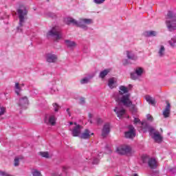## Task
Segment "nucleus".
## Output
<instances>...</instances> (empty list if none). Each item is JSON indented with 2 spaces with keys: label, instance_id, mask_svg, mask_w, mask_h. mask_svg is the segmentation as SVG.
Segmentation results:
<instances>
[{
  "label": "nucleus",
  "instance_id": "obj_1",
  "mask_svg": "<svg viewBox=\"0 0 176 176\" xmlns=\"http://www.w3.org/2000/svg\"><path fill=\"white\" fill-rule=\"evenodd\" d=\"M129 87L121 85L119 87L118 93H114L113 97L119 105H124V107L127 108H130V107L134 108V104H133V101H131V94H129Z\"/></svg>",
  "mask_w": 176,
  "mask_h": 176
},
{
  "label": "nucleus",
  "instance_id": "obj_2",
  "mask_svg": "<svg viewBox=\"0 0 176 176\" xmlns=\"http://www.w3.org/2000/svg\"><path fill=\"white\" fill-rule=\"evenodd\" d=\"M67 23L68 24H72L86 31L89 30L87 25L93 24L94 21L91 19H80L79 21H76L73 18H68Z\"/></svg>",
  "mask_w": 176,
  "mask_h": 176
},
{
  "label": "nucleus",
  "instance_id": "obj_3",
  "mask_svg": "<svg viewBox=\"0 0 176 176\" xmlns=\"http://www.w3.org/2000/svg\"><path fill=\"white\" fill-rule=\"evenodd\" d=\"M166 24L169 31L176 30V15L173 11H168L166 17Z\"/></svg>",
  "mask_w": 176,
  "mask_h": 176
},
{
  "label": "nucleus",
  "instance_id": "obj_4",
  "mask_svg": "<svg viewBox=\"0 0 176 176\" xmlns=\"http://www.w3.org/2000/svg\"><path fill=\"white\" fill-rule=\"evenodd\" d=\"M19 19V26L17 28V31L19 32H23V24H24V21L25 20V16H27V10L25 8H23L21 9H19L17 10Z\"/></svg>",
  "mask_w": 176,
  "mask_h": 176
},
{
  "label": "nucleus",
  "instance_id": "obj_5",
  "mask_svg": "<svg viewBox=\"0 0 176 176\" xmlns=\"http://www.w3.org/2000/svg\"><path fill=\"white\" fill-rule=\"evenodd\" d=\"M47 36H53L56 41L63 39V32L58 26L53 27L47 33Z\"/></svg>",
  "mask_w": 176,
  "mask_h": 176
},
{
  "label": "nucleus",
  "instance_id": "obj_6",
  "mask_svg": "<svg viewBox=\"0 0 176 176\" xmlns=\"http://www.w3.org/2000/svg\"><path fill=\"white\" fill-rule=\"evenodd\" d=\"M69 130L73 137H80L82 133V126L76 124V122H69Z\"/></svg>",
  "mask_w": 176,
  "mask_h": 176
},
{
  "label": "nucleus",
  "instance_id": "obj_7",
  "mask_svg": "<svg viewBox=\"0 0 176 176\" xmlns=\"http://www.w3.org/2000/svg\"><path fill=\"white\" fill-rule=\"evenodd\" d=\"M150 135L154 140L155 142L160 144L162 141H163V138L159 133V131H155L153 127L152 126H147Z\"/></svg>",
  "mask_w": 176,
  "mask_h": 176
},
{
  "label": "nucleus",
  "instance_id": "obj_8",
  "mask_svg": "<svg viewBox=\"0 0 176 176\" xmlns=\"http://www.w3.org/2000/svg\"><path fill=\"white\" fill-rule=\"evenodd\" d=\"M116 152L119 155H130L132 153L131 146L129 145L120 146L117 148Z\"/></svg>",
  "mask_w": 176,
  "mask_h": 176
},
{
  "label": "nucleus",
  "instance_id": "obj_9",
  "mask_svg": "<svg viewBox=\"0 0 176 176\" xmlns=\"http://www.w3.org/2000/svg\"><path fill=\"white\" fill-rule=\"evenodd\" d=\"M144 68L136 67L135 69V72L131 74V78L133 79V80H137L141 76H142V74H144Z\"/></svg>",
  "mask_w": 176,
  "mask_h": 176
},
{
  "label": "nucleus",
  "instance_id": "obj_10",
  "mask_svg": "<svg viewBox=\"0 0 176 176\" xmlns=\"http://www.w3.org/2000/svg\"><path fill=\"white\" fill-rule=\"evenodd\" d=\"M56 120L57 118L56 117V114L52 113L45 117V122L50 126H54Z\"/></svg>",
  "mask_w": 176,
  "mask_h": 176
},
{
  "label": "nucleus",
  "instance_id": "obj_11",
  "mask_svg": "<svg viewBox=\"0 0 176 176\" xmlns=\"http://www.w3.org/2000/svg\"><path fill=\"white\" fill-rule=\"evenodd\" d=\"M102 156V153H100V155L98 154L96 157L95 154L91 155L90 157L87 158V160H89V163H92V164H98L100 163V157Z\"/></svg>",
  "mask_w": 176,
  "mask_h": 176
},
{
  "label": "nucleus",
  "instance_id": "obj_12",
  "mask_svg": "<svg viewBox=\"0 0 176 176\" xmlns=\"http://www.w3.org/2000/svg\"><path fill=\"white\" fill-rule=\"evenodd\" d=\"M18 105L21 109H27V107H28V98L27 96L21 97L18 102Z\"/></svg>",
  "mask_w": 176,
  "mask_h": 176
},
{
  "label": "nucleus",
  "instance_id": "obj_13",
  "mask_svg": "<svg viewBox=\"0 0 176 176\" xmlns=\"http://www.w3.org/2000/svg\"><path fill=\"white\" fill-rule=\"evenodd\" d=\"M170 113H171V104H170V102L166 101V105L162 111V115L164 118H170Z\"/></svg>",
  "mask_w": 176,
  "mask_h": 176
},
{
  "label": "nucleus",
  "instance_id": "obj_14",
  "mask_svg": "<svg viewBox=\"0 0 176 176\" xmlns=\"http://www.w3.org/2000/svg\"><path fill=\"white\" fill-rule=\"evenodd\" d=\"M125 138H134L135 137V129L133 125L129 126V131L124 133Z\"/></svg>",
  "mask_w": 176,
  "mask_h": 176
},
{
  "label": "nucleus",
  "instance_id": "obj_15",
  "mask_svg": "<svg viewBox=\"0 0 176 176\" xmlns=\"http://www.w3.org/2000/svg\"><path fill=\"white\" fill-rule=\"evenodd\" d=\"M111 131V124L108 122L104 124L103 128L102 129V136L103 138L107 137L109 132Z\"/></svg>",
  "mask_w": 176,
  "mask_h": 176
},
{
  "label": "nucleus",
  "instance_id": "obj_16",
  "mask_svg": "<svg viewBox=\"0 0 176 176\" xmlns=\"http://www.w3.org/2000/svg\"><path fill=\"white\" fill-rule=\"evenodd\" d=\"M114 112H116L119 119H122V118L126 115V110L122 107H116L114 109Z\"/></svg>",
  "mask_w": 176,
  "mask_h": 176
},
{
  "label": "nucleus",
  "instance_id": "obj_17",
  "mask_svg": "<svg viewBox=\"0 0 176 176\" xmlns=\"http://www.w3.org/2000/svg\"><path fill=\"white\" fill-rule=\"evenodd\" d=\"M58 58L57 55L54 54L50 53L46 55L47 63H57Z\"/></svg>",
  "mask_w": 176,
  "mask_h": 176
},
{
  "label": "nucleus",
  "instance_id": "obj_18",
  "mask_svg": "<svg viewBox=\"0 0 176 176\" xmlns=\"http://www.w3.org/2000/svg\"><path fill=\"white\" fill-rule=\"evenodd\" d=\"M91 135H94V133L90 132L89 129H85L83 133L80 134L79 138H82V140H87L90 138Z\"/></svg>",
  "mask_w": 176,
  "mask_h": 176
},
{
  "label": "nucleus",
  "instance_id": "obj_19",
  "mask_svg": "<svg viewBox=\"0 0 176 176\" xmlns=\"http://www.w3.org/2000/svg\"><path fill=\"white\" fill-rule=\"evenodd\" d=\"M94 78V74H88L80 80V85H87Z\"/></svg>",
  "mask_w": 176,
  "mask_h": 176
},
{
  "label": "nucleus",
  "instance_id": "obj_20",
  "mask_svg": "<svg viewBox=\"0 0 176 176\" xmlns=\"http://www.w3.org/2000/svg\"><path fill=\"white\" fill-rule=\"evenodd\" d=\"M148 164L150 168H156L157 167V160L151 157L148 160Z\"/></svg>",
  "mask_w": 176,
  "mask_h": 176
},
{
  "label": "nucleus",
  "instance_id": "obj_21",
  "mask_svg": "<svg viewBox=\"0 0 176 176\" xmlns=\"http://www.w3.org/2000/svg\"><path fill=\"white\" fill-rule=\"evenodd\" d=\"M116 82H117V80L116 78H109L108 80V84H107L109 89L116 88V87L118 86V85H116Z\"/></svg>",
  "mask_w": 176,
  "mask_h": 176
},
{
  "label": "nucleus",
  "instance_id": "obj_22",
  "mask_svg": "<svg viewBox=\"0 0 176 176\" xmlns=\"http://www.w3.org/2000/svg\"><path fill=\"white\" fill-rule=\"evenodd\" d=\"M126 56L127 58L129 60H133V61L138 59V56H137V54H135L133 51H126Z\"/></svg>",
  "mask_w": 176,
  "mask_h": 176
},
{
  "label": "nucleus",
  "instance_id": "obj_23",
  "mask_svg": "<svg viewBox=\"0 0 176 176\" xmlns=\"http://www.w3.org/2000/svg\"><path fill=\"white\" fill-rule=\"evenodd\" d=\"M157 54L160 58H163L166 56V47H164V45L159 46Z\"/></svg>",
  "mask_w": 176,
  "mask_h": 176
},
{
  "label": "nucleus",
  "instance_id": "obj_24",
  "mask_svg": "<svg viewBox=\"0 0 176 176\" xmlns=\"http://www.w3.org/2000/svg\"><path fill=\"white\" fill-rule=\"evenodd\" d=\"M65 43L67 47L70 49H74V47H76V43L75 41H72L71 40H65Z\"/></svg>",
  "mask_w": 176,
  "mask_h": 176
},
{
  "label": "nucleus",
  "instance_id": "obj_25",
  "mask_svg": "<svg viewBox=\"0 0 176 176\" xmlns=\"http://www.w3.org/2000/svg\"><path fill=\"white\" fill-rule=\"evenodd\" d=\"M110 72H111L110 69H106L100 72L99 76L102 79H104L107 76V75H108V74L110 73Z\"/></svg>",
  "mask_w": 176,
  "mask_h": 176
},
{
  "label": "nucleus",
  "instance_id": "obj_26",
  "mask_svg": "<svg viewBox=\"0 0 176 176\" xmlns=\"http://www.w3.org/2000/svg\"><path fill=\"white\" fill-rule=\"evenodd\" d=\"M145 98L147 102H148V104H151V105H155V104H156L155 98H152L151 96H146Z\"/></svg>",
  "mask_w": 176,
  "mask_h": 176
},
{
  "label": "nucleus",
  "instance_id": "obj_27",
  "mask_svg": "<svg viewBox=\"0 0 176 176\" xmlns=\"http://www.w3.org/2000/svg\"><path fill=\"white\" fill-rule=\"evenodd\" d=\"M14 90L16 94H17V96H19L20 91H21V85H20L19 82L15 83Z\"/></svg>",
  "mask_w": 176,
  "mask_h": 176
},
{
  "label": "nucleus",
  "instance_id": "obj_28",
  "mask_svg": "<svg viewBox=\"0 0 176 176\" xmlns=\"http://www.w3.org/2000/svg\"><path fill=\"white\" fill-rule=\"evenodd\" d=\"M168 43L170 45V46L172 47L173 48L175 47L176 38L175 37L172 38L170 40L168 41Z\"/></svg>",
  "mask_w": 176,
  "mask_h": 176
},
{
  "label": "nucleus",
  "instance_id": "obj_29",
  "mask_svg": "<svg viewBox=\"0 0 176 176\" xmlns=\"http://www.w3.org/2000/svg\"><path fill=\"white\" fill-rule=\"evenodd\" d=\"M157 32L156 31H148L146 32V36H156Z\"/></svg>",
  "mask_w": 176,
  "mask_h": 176
},
{
  "label": "nucleus",
  "instance_id": "obj_30",
  "mask_svg": "<svg viewBox=\"0 0 176 176\" xmlns=\"http://www.w3.org/2000/svg\"><path fill=\"white\" fill-rule=\"evenodd\" d=\"M32 175L33 176H42V173H41V171H39L37 169H32Z\"/></svg>",
  "mask_w": 176,
  "mask_h": 176
},
{
  "label": "nucleus",
  "instance_id": "obj_31",
  "mask_svg": "<svg viewBox=\"0 0 176 176\" xmlns=\"http://www.w3.org/2000/svg\"><path fill=\"white\" fill-rule=\"evenodd\" d=\"M21 157H16L14 158V166L15 167H17L20 164V160H21Z\"/></svg>",
  "mask_w": 176,
  "mask_h": 176
},
{
  "label": "nucleus",
  "instance_id": "obj_32",
  "mask_svg": "<svg viewBox=\"0 0 176 176\" xmlns=\"http://www.w3.org/2000/svg\"><path fill=\"white\" fill-rule=\"evenodd\" d=\"M6 113V107L0 106V117L3 116Z\"/></svg>",
  "mask_w": 176,
  "mask_h": 176
},
{
  "label": "nucleus",
  "instance_id": "obj_33",
  "mask_svg": "<svg viewBox=\"0 0 176 176\" xmlns=\"http://www.w3.org/2000/svg\"><path fill=\"white\" fill-rule=\"evenodd\" d=\"M39 154L41 155V156H42V157H45L46 159H49V157H50V155L47 151L40 152Z\"/></svg>",
  "mask_w": 176,
  "mask_h": 176
},
{
  "label": "nucleus",
  "instance_id": "obj_34",
  "mask_svg": "<svg viewBox=\"0 0 176 176\" xmlns=\"http://www.w3.org/2000/svg\"><path fill=\"white\" fill-rule=\"evenodd\" d=\"M52 105L54 112H58V110L60 109V108H61V107H60V105H58V104L57 103H54Z\"/></svg>",
  "mask_w": 176,
  "mask_h": 176
},
{
  "label": "nucleus",
  "instance_id": "obj_35",
  "mask_svg": "<svg viewBox=\"0 0 176 176\" xmlns=\"http://www.w3.org/2000/svg\"><path fill=\"white\" fill-rule=\"evenodd\" d=\"M133 123H134V124H142V126H144V122H141V120H140L137 118H134Z\"/></svg>",
  "mask_w": 176,
  "mask_h": 176
},
{
  "label": "nucleus",
  "instance_id": "obj_36",
  "mask_svg": "<svg viewBox=\"0 0 176 176\" xmlns=\"http://www.w3.org/2000/svg\"><path fill=\"white\" fill-rule=\"evenodd\" d=\"M94 3H96V5H101V3H104L105 2V0H94Z\"/></svg>",
  "mask_w": 176,
  "mask_h": 176
},
{
  "label": "nucleus",
  "instance_id": "obj_37",
  "mask_svg": "<svg viewBox=\"0 0 176 176\" xmlns=\"http://www.w3.org/2000/svg\"><path fill=\"white\" fill-rule=\"evenodd\" d=\"M0 175L1 176H12L8 174L6 172L2 171V170H0Z\"/></svg>",
  "mask_w": 176,
  "mask_h": 176
},
{
  "label": "nucleus",
  "instance_id": "obj_38",
  "mask_svg": "<svg viewBox=\"0 0 176 176\" xmlns=\"http://www.w3.org/2000/svg\"><path fill=\"white\" fill-rule=\"evenodd\" d=\"M96 122L97 124H101V123H102V120L100 118H97L96 119Z\"/></svg>",
  "mask_w": 176,
  "mask_h": 176
},
{
  "label": "nucleus",
  "instance_id": "obj_39",
  "mask_svg": "<svg viewBox=\"0 0 176 176\" xmlns=\"http://www.w3.org/2000/svg\"><path fill=\"white\" fill-rule=\"evenodd\" d=\"M148 156L146 155H143L142 157V160H143V163H146V160H148Z\"/></svg>",
  "mask_w": 176,
  "mask_h": 176
},
{
  "label": "nucleus",
  "instance_id": "obj_40",
  "mask_svg": "<svg viewBox=\"0 0 176 176\" xmlns=\"http://www.w3.org/2000/svg\"><path fill=\"white\" fill-rule=\"evenodd\" d=\"M146 118L147 120H150V122H152V120H153V118L152 117V116H151V114H147Z\"/></svg>",
  "mask_w": 176,
  "mask_h": 176
},
{
  "label": "nucleus",
  "instance_id": "obj_41",
  "mask_svg": "<svg viewBox=\"0 0 176 176\" xmlns=\"http://www.w3.org/2000/svg\"><path fill=\"white\" fill-rule=\"evenodd\" d=\"M50 93L51 94H54V93H56V89H53V88H50Z\"/></svg>",
  "mask_w": 176,
  "mask_h": 176
},
{
  "label": "nucleus",
  "instance_id": "obj_42",
  "mask_svg": "<svg viewBox=\"0 0 176 176\" xmlns=\"http://www.w3.org/2000/svg\"><path fill=\"white\" fill-rule=\"evenodd\" d=\"M67 168H67V166H63L62 170H63V172H65V171H67Z\"/></svg>",
  "mask_w": 176,
  "mask_h": 176
},
{
  "label": "nucleus",
  "instance_id": "obj_43",
  "mask_svg": "<svg viewBox=\"0 0 176 176\" xmlns=\"http://www.w3.org/2000/svg\"><path fill=\"white\" fill-rule=\"evenodd\" d=\"M67 113L68 114L69 116H71V112H69V109H67Z\"/></svg>",
  "mask_w": 176,
  "mask_h": 176
},
{
  "label": "nucleus",
  "instance_id": "obj_44",
  "mask_svg": "<svg viewBox=\"0 0 176 176\" xmlns=\"http://www.w3.org/2000/svg\"><path fill=\"white\" fill-rule=\"evenodd\" d=\"M80 102H81V104H84L85 103V99L84 98H81L80 99Z\"/></svg>",
  "mask_w": 176,
  "mask_h": 176
},
{
  "label": "nucleus",
  "instance_id": "obj_45",
  "mask_svg": "<svg viewBox=\"0 0 176 176\" xmlns=\"http://www.w3.org/2000/svg\"><path fill=\"white\" fill-rule=\"evenodd\" d=\"M51 17H52V19H54V17H56V14H52V15H50Z\"/></svg>",
  "mask_w": 176,
  "mask_h": 176
},
{
  "label": "nucleus",
  "instance_id": "obj_46",
  "mask_svg": "<svg viewBox=\"0 0 176 176\" xmlns=\"http://www.w3.org/2000/svg\"><path fill=\"white\" fill-rule=\"evenodd\" d=\"M133 176H138V174L135 173Z\"/></svg>",
  "mask_w": 176,
  "mask_h": 176
},
{
  "label": "nucleus",
  "instance_id": "obj_47",
  "mask_svg": "<svg viewBox=\"0 0 176 176\" xmlns=\"http://www.w3.org/2000/svg\"><path fill=\"white\" fill-rule=\"evenodd\" d=\"M89 118H91L93 116L91 114H89Z\"/></svg>",
  "mask_w": 176,
  "mask_h": 176
},
{
  "label": "nucleus",
  "instance_id": "obj_48",
  "mask_svg": "<svg viewBox=\"0 0 176 176\" xmlns=\"http://www.w3.org/2000/svg\"><path fill=\"white\" fill-rule=\"evenodd\" d=\"M129 87H133V85H129Z\"/></svg>",
  "mask_w": 176,
  "mask_h": 176
},
{
  "label": "nucleus",
  "instance_id": "obj_49",
  "mask_svg": "<svg viewBox=\"0 0 176 176\" xmlns=\"http://www.w3.org/2000/svg\"><path fill=\"white\" fill-rule=\"evenodd\" d=\"M90 122H91V123H93V122H92V121H90Z\"/></svg>",
  "mask_w": 176,
  "mask_h": 176
}]
</instances>
